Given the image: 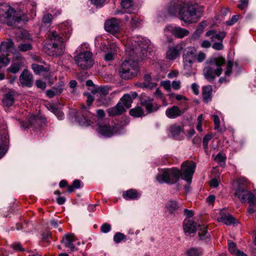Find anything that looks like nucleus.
I'll use <instances>...</instances> for the list:
<instances>
[{
    "label": "nucleus",
    "mask_w": 256,
    "mask_h": 256,
    "mask_svg": "<svg viewBox=\"0 0 256 256\" xmlns=\"http://www.w3.org/2000/svg\"><path fill=\"white\" fill-rule=\"evenodd\" d=\"M126 52L134 59L124 60L121 64L120 74L124 79H130L138 72V62L147 56L148 42L144 38L136 36L128 38L124 42Z\"/></svg>",
    "instance_id": "1"
},
{
    "label": "nucleus",
    "mask_w": 256,
    "mask_h": 256,
    "mask_svg": "<svg viewBox=\"0 0 256 256\" xmlns=\"http://www.w3.org/2000/svg\"><path fill=\"white\" fill-rule=\"evenodd\" d=\"M203 10V7L198 4L182 0H172L167 8L170 15L178 16L180 20L188 24L196 22Z\"/></svg>",
    "instance_id": "2"
},
{
    "label": "nucleus",
    "mask_w": 256,
    "mask_h": 256,
    "mask_svg": "<svg viewBox=\"0 0 256 256\" xmlns=\"http://www.w3.org/2000/svg\"><path fill=\"white\" fill-rule=\"evenodd\" d=\"M60 36L54 30H50L46 34L48 55L58 56L62 55L64 52V40L69 38L72 32V24L69 22H66L59 26Z\"/></svg>",
    "instance_id": "3"
},
{
    "label": "nucleus",
    "mask_w": 256,
    "mask_h": 256,
    "mask_svg": "<svg viewBox=\"0 0 256 256\" xmlns=\"http://www.w3.org/2000/svg\"><path fill=\"white\" fill-rule=\"evenodd\" d=\"M78 54L74 56V61L77 66L82 70H88L94 64L93 54L89 44L84 42L77 48Z\"/></svg>",
    "instance_id": "4"
},
{
    "label": "nucleus",
    "mask_w": 256,
    "mask_h": 256,
    "mask_svg": "<svg viewBox=\"0 0 256 256\" xmlns=\"http://www.w3.org/2000/svg\"><path fill=\"white\" fill-rule=\"evenodd\" d=\"M225 60L222 57L212 58L206 62L209 65L203 70V74L209 82H213L216 76L222 74V66L224 64Z\"/></svg>",
    "instance_id": "5"
},
{
    "label": "nucleus",
    "mask_w": 256,
    "mask_h": 256,
    "mask_svg": "<svg viewBox=\"0 0 256 256\" xmlns=\"http://www.w3.org/2000/svg\"><path fill=\"white\" fill-rule=\"evenodd\" d=\"M18 8L14 10L7 3H0V22L10 26H16L20 22Z\"/></svg>",
    "instance_id": "6"
},
{
    "label": "nucleus",
    "mask_w": 256,
    "mask_h": 256,
    "mask_svg": "<svg viewBox=\"0 0 256 256\" xmlns=\"http://www.w3.org/2000/svg\"><path fill=\"white\" fill-rule=\"evenodd\" d=\"M37 4L34 0H27L20 5L18 8L20 22H27L36 16Z\"/></svg>",
    "instance_id": "7"
},
{
    "label": "nucleus",
    "mask_w": 256,
    "mask_h": 256,
    "mask_svg": "<svg viewBox=\"0 0 256 256\" xmlns=\"http://www.w3.org/2000/svg\"><path fill=\"white\" fill-rule=\"evenodd\" d=\"M180 176V172L176 168L164 169L159 172L156 176V180L160 184H174L176 182Z\"/></svg>",
    "instance_id": "8"
},
{
    "label": "nucleus",
    "mask_w": 256,
    "mask_h": 256,
    "mask_svg": "<svg viewBox=\"0 0 256 256\" xmlns=\"http://www.w3.org/2000/svg\"><path fill=\"white\" fill-rule=\"evenodd\" d=\"M234 194L237 196L242 202H248L250 207L248 208V212L250 214H252L254 210L252 206L255 204L256 198L254 194L250 191L246 190L243 186H239L236 190Z\"/></svg>",
    "instance_id": "9"
},
{
    "label": "nucleus",
    "mask_w": 256,
    "mask_h": 256,
    "mask_svg": "<svg viewBox=\"0 0 256 256\" xmlns=\"http://www.w3.org/2000/svg\"><path fill=\"white\" fill-rule=\"evenodd\" d=\"M25 63V58L19 52H16L14 54L12 64L6 71L14 74H16L24 66Z\"/></svg>",
    "instance_id": "10"
},
{
    "label": "nucleus",
    "mask_w": 256,
    "mask_h": 256,
    "mask_svg": "<svg viewBox=\"0 0 256 256\" xmlns=\"http://www.w3.org/2000/svg\"><path fill=\"white\" fill-rule=\"evenodd\" d=\"M196 165L193 162H184L182 165L180 175L188 183H190Z\"/></svg>",
    "instance_id": "11"
},
{
    "label": "nucleus",
    "mask_w": 256,
    "mask_h": 256,
    "mask_svg": "<svg viewBox=\"0 0 256 256\" xmlns=\"http://www.w3.org/2000/svg\"><path fill=\"white\" fill-rule=\"evenodd\" d=\"M196 58V50L193 47L188 48L183 56L184 66L186 70H189Z\"/></svg>",
    "instance_id": "12"
},
{
    "label": "nucleus",
    "mask_w": 256,
    "mask_h": 256,
    "mask_svg": "<svg viewBox=\"0 0 256 256\" xmlns=\"http://www.w3.org/2000/svg\"><path fill=\"white\" fill-rule=\"evenodd\" d=\"M154 99L145 95H142L140 98V104L145 108L148 113L157 111L160 106L153 102Z\"/></svg>",
    "instance_id": "13"
},
{
    "label": "nucleus",
    "mask_w": 256,
    "mask_h": 256,
    "mask_svg": "<svg viewBox=\"0 0 256 256\" xmlns=\"http://www.w3.org/2000/svg\"><path fill=\"white\" fill-rule=\"evenodd\" d=\"M168 135L176 140H181L184 134V126L177 124H171L168 128Z\"/></svg>",
    "instance_id": "14"
},
{
    "label": "nucleus",
    "mask_w": 256,
    "mask_h": 256,
    "mask_svg": "<svg viewBox=\"0 0 256 256\" xmlns=\"http://www.w3.org/2000/svg\"><path fill=\"white\" fill-rule=\"evenodd\" d=\"M165 33L170 32L178 38H182L189 34V31L180 26L172 25L167 26L164 29Z\"/></svg>",
    "instance_id": "15"
},
{
    "label": "nucleus",
    "mask_w": 256,
    "mask_h": 256,
    "mask_svg": "<svg viewBox=\"0 0 256 256\" xmlns=\"http://www.w3.org/2000/svg\"><path fill=\"white\" fill-rule=\"evenodd\" d=\"M120 28V21L115 18L107 20L104 24L106 30L113 34L118 33Z\"/></svg>",
    "instance_id": "16"
},
{
    "label": "nucleus",
    "mask_w": 256,
    "mask_h": 256,
    "mask_svg": "<svg viewBox=\"0 0 256 256\" xmlns=\"http://www.w3.org/2000/svg\"><path fill=\"white\" fill-rule=\"evenodd\" d=\"M19 81L22 86L30 87L33 84L32 75L25 69L20 76Z\"/></svg>",
    "instance_id": "17"
},
{
    "label": "nucleus",
    "mask_w": 256,
    "mask_h": 256,
    "mask_svg": "<svg viewBox=\"0 0 256 256\" xmlns=\"http://www.w3.org/2000/svg\"><path fill=\"white\" fill-rule=\"evenodd\" d=\"M182 50V48L179 45L169 47L166 53V58L171 60H176L180 56Z\"/></svg>",
    "instance_id": "18"
},
{
    "label": "nucleus",
    "mask_w": 256,
    "mask_h": 256,
    "mask_svg": "<svg viewBox=\"0 0 256 256\" xmlns=\"http://www.w3.org/2000/svg\"><path fill=\"white\" fill-rule=\"evenodd\" d=\"M138 96V94L136 92H132L130 94H124L120 98L122 105L126 108H129L131 106L133 100Z\"/></svg>",
    "instance_id": "19"
},
{
    "label": "nucleus",
    "mask_w": 256,
    "mask_h": 256,
    "mask_svg": "<svg viewBox=\"0 0 256 256\" xmlns=\"http://www.w3.org/2000/svg\"><path fill=\"white\" fill-rule=\"evenodd\" d=\"M8 136L6 130L0 132V158L6 153V147L8 143Z\"/></svg>",
    "instance_id": "20"
},
{
    "label": "nucleus",
    "mask_w": 256,
    "mask_h": 256,
    "mask_svg": "<svg viewBox=\"0 0 256 256\" xmlns=\"http://www.w3.org/2000/svg\"><path fill=\"white\" fill-rule=\"evenodd\" d=\"M76 241V238L73 234H68L62 237V243L64 244L66 248H69L70 251L74 252L76 250L73 242Z\"/></svg>",
    "instance_id": "21"
},
{
    "label": "nucleus",
    "mask_w": 256,
    "mask_h": 256,
    "mask_svg": "<svg viewBox=\"0 0 256 256\" xmlns=\"http://www.w3.org/2000/svg\"><path fill=\"white\" fill-rule=\"evenodd\" d=\"M116 126L110 127L108 125L100 126L98 128V132L105 136L110 137L116 132Z\"/></svg>",
    "instance_id": "22"
},
{
    "label": "nucleus",
    "mask_w": 256,
    "mask_h": 256,
    "mask_svg": "<svg viewBox=\"0 0 256 256\" xmlns=\"http://www.w3.org/2000/svg\"><path fill=\"white\" fill-rule=\"evenodd\" d=\"M64 82L62 81L60 82L57 86L46 90V96L50 98H52L56 95L60 94L64 90Z\"/></svg>",
    "instance_id": "23"
},
{
    "label": "nucleus",
    "mask_w": 256,
    "mask_h": 256,
    "mask_svg": "<svg viewBox=\"0 0 256 256\" xmlns=\"http://www.w3.org/2000/svg\"><path fill=\"white\" fill-rule=\"evenodd\" d=\"M226 210H222L220 211V217L218 218L220 222L224 223L226 225H230L236 222V219L228 213H226Z\"/></svg>",
    "instance_id": "24"
},
{
    "label": "nucleus",
    "mask_w": 256,
    "mask_h": 256,
    "mask_svg": "<svg viewBox=\"0 0 256 256\" xmlns=\"http://www.w3.org/2000/svg\"><path fill=\"white\" fill-rule=\"evenodd\" d=\"M183 112L178 106H172L166 110V116L171 119L176 118L182 115Z\"/></svg>",
    "instance_id": "25"
},
{
    "label": "nucleus",
    "mask_w": 256,
    "mask_h": 256,
    "mask_svg": "<svg viewBox=\"0 0 256 256\" xmlns=\"http://www.w3.org/2000/svg\"><path fill=\"white\" fill-rule=\"evenodd\" d=\"M14 101V92L10 91L4 94L2 101V105L4 107L9 108L13 105Z\"/></svg>",
    "instance_id": "26"
},
{
    "label": "nucleus",
    "mask_w": 256,
    "mask_h": 256,
    "mask_svg": "<svg viewBox=\"0 0 256 256\" xmlns=\"http://www.w3.org/2000/svg\"><path fill=\"white\" fill-rule=\"evenodd\" d=\"M183 229L186 235L188 236L196 232V224L191 220L184 221Z\"/></svg>",
    "instance_id": "27"
},
{
    "label": "nucleus",
    "mask_w": 256,
    "mask_h": 256,
    "mask_svg": "<svg viewBox=\"0 0 256 256\" xmlns=\"http://www.w3.org/2000/svg\"><path fill=\"white\" fill-rule=\"evenodd\" d=\"M109 51L105 54L104 60L106 62H110L114 60L118 49L115 43H111L108 46Z\"/></svg>",
    "instance_id": "28"
},
{
    "label": "nucleus",
    "mask_w": 256,
    "mask_h": 256,
    "mask_svg": "<svg viewBox=\"0 0 256 256\" xmlns=\"http://www.w3.org/2000/svg\"><path fill=\"white\" fill-rule=\"evenodd\" d=\"M125 111V108L120 102H118L115 106L107 110L110 116L120 115Z\"/></svg>",
    "instance_id": "29"
},
{
    "label": "nucleus",
    "mask_w": 256,
    "mask_h": 256,
    "mask_svg": "<svg viewBox=\"0 0 256 256\" xmlns=\"http://www.w3.org/2000/svg\"><path fill=\"white\" fill-rule=\"evenodd\" d=\"M212 87L211 86H206L202 88V96L204 100L208 102L211 100L212 98Z\"/></svg>",
    "instance_id": "30"
},
{
    "label": "nucleus",
    "mask_w": 256,
    "mask_h": 256,
    "mask_svg": "<svg viewBox=\"0 0 256 256\" xmlns=\"http://www.w3.org/2000/svg\"><path fill=\"white\" fill-rule=\"evenodd\" d=\"M121 6L124 12L132 14L133 12V0H122Z\"/></svg>",
    "instance_id": "31"
},
{
    "label": "nucleus",
    "mask_w": 256,
    "mask_h": 256,
    "mask_svg": "<svg viewBox=\"0 0 256 256\" xmlns=\"http://www.w3.org/2000/svg\"><path fill=\"white\" fill-rule=\"evenodd\" d=\"M178 207V203L176 200H169L166 204V210L170 214H174Z\"/></svg>",
    "instance_id": "32"
},
{
    "label": "nucleus",
    "mask_w": 256,
    "mask_h": 256,
    "mask_svg": "<svg viewBox=\"0 0 256 256\" xmlns=\"http://www.w3.org/2000/svg\"><path fill=\"white\" fill-rule=\"evenodd\" d=\"M138 194L134 190H126L123 194V197L126 200H134L138 198Z\"/></svg>",
    "instance_id": "33"
},
{
    "label": "nucleus",
    "mask_w": 256,
    "mask_h": 256,
    "mask_svg": "<svg viewBox=\"0 0 256 256\" xmlns=\"http://www.w3.org/2000/svg\"><path fill=\"white\" fill-rule=\"evenodd\" d=\"M129 113L131 116L136 118H139L144 116L143 109L140 106H137L130 110Z\"/></svg>",
    "instance_id": "34"
},
{
    "label": "nucleus",
    "mask_w": 256,
    "mask_h": 256,
    "mask_svg": "<svg viewBox=\"0 0 256 256\" xmlns=\"http://www.w3.org/2000/svg\"><path fill=\"white\" fill-rule=\"evenodd\" d=\"M199 237L202 240H206L209 238V234L207 232L206 226L204 225L200 226L198 228Z\"/></svg>",
    "instance_id": "35"
},
{
    "label": "nucleus",
    "mask_w": 256,
    "mask_h": 256,
    "mask_svg": "<svg viewBox=\"0 0 256 256\" xmlns=\"http://www.w3.org/2000/svg\"><path fill=\"white\" fill-rule=\"evenodd\" d=\"M92 92L94 94H97L100 96H106L108 94L109 89L106 87L99 86L92 90Z\"/></svg>",
    "instance_id": "36"
},
{
    "label": "nucleus",
    "mask_w": 256,
    "mask_h": 256,
    "mask_svg": "<svg viewBox=\"0 0 256 256\" xmlns=\"http://www.w3.org/2000/svg\"><path fill=\"white\" fill-rule=\"evenodd\" d=\"M110 99L106 97V96H100L97 100L96 102L98 106H108L110 104Z\"/></svg>",
    "instance_id": "37"
},
{
    "label": "nucleus",
    "mask_w": 256,
    "mask_h": 256,
    "mask_svg": "<svg viewBox=\"0 0 256 256\" xmlns=\"http://www.w3.org/2000/svg\"><path fill=\"white\" fill-rule=\"evenodd\" d=\"M77 120L79 124L82 126H88L92 124L90 120L87 116L83 114L81 118L78 117Z\"/></svg>",
    "instance_id": "38"
},
{
    "label": "nucleus",
    "mask_w": 256,
    "mask_h": 256,
    "mask_svg": "<svg viewBox=\"0 0 256 256\" xmlns=\"http://www.w3.org/2000/svg\"><path fill=\"white\" fill-rule=\"evenodd\" d=\"M206 26V24L205 22H201L197 27L194 33V36L198 37L203 32Z\"/></svg>",
    "instance_id": "39"
},
{
    "label": "nucleus",
    "mask_w": 256,
    "mask_h": 256,
    "mask_svg": "<svg viewBox=\"0 0 256 256\" xmlns=\"http://www.w3.org/2000/svg\"><path fill=\"white\" fill-rule=\"evenodd\" d=\"M14 46V44L12 40H9L7 42H2L0 44V50L2 51V49H6L8 50L10 48H12Z\"/></svg>",
    "instance_id": "40"
},
{
    "label": "nucleus",
    "mask_w": 256,
    "mask_h": 256,
    "mask_svg": "<svg viewBox=\"0 0 256 256\" xmlns=\"http://www.w3.org/2000/svg\"><path fill=\"white\" fill-rule=\"evenodd\" d=\"M32 68L36 74H40L43 72L47 71V70L43 66L34 64L32 65Z\"/></svg>",
    "instance_id": "41"
},
{
    "label": "nucleus",
    "mask_w": 256,
    "mask_h": 256,
    "mask_svg": "<svg viewBox=\"0 0 256 256\" xmlns=\"http://www.w3.org/2000/svg\"><path fill=\"white\" fill-rule=\"evenodd\" d=\"M225 32H220L218 34L215 32L214 34L211 36V40L212 42H215L218 40L220 42H222L225 37Z\"/></svg>",
    "instance_id": "42"
},
{
    "label": "nucleus",
    "mask_w": 256,
    "mask_h": 256,
    "mask_svg": "<svg viewBox=\"0 0 256 256\" xmlns=\"http://www.w3.org/2000/svg\"><path fill=\"white\" fill-rule=\"evenodd\" d=\"M228 250L232 254H234L236 252V251L238 250L236 248V243L232 242V241L228 240Z\"/></svg>",
    "instance_id": "43"
},
{
    "label": "nucleus",
    "mask_w": 256,
    "mask_h": 256,
    "mask_svg": "<svg viewBox=\"0 0 256 256\" xmlns=\"http://www.w3.org/2000/svg\"><path fill=\"white\" fill-rule=\"evenodd\" d=\"M126 238V236L121 232H116L114 236V241L116 243H120L122 240L125 239Z\"/></svg>",
    "instance_id": "44"
},
{
    "label": "nucleus",
    "mask_w": 256,
    "mask_h": 256,
    "mask_svg": "<svg viewBox=\"0 0 256 256\" xmlns=\"http://www.w3.org/2000/svg\"><path fill=\"white\" fill-rule=\"evenodd\" d=\"M201 251L195 248H191L187 251L188 256H200Z\"/></svg>",
    "instance_id": "45"
},
{
    "label": "nucleus",
    "mask_w": 256,
    "mask_h": 256,
    "mask_svg": "<svg viewBox=\"0 0 256 256\" xmlns=\"http://www.w3.org/2000/svg\"><path fill=\"white\" fill-rule=\"evenodd\" d=\"M32 45L30 44H20L18 46V48L20 51L26 52L32 49Z\"/></svg>",
    "instance_id": "46"
},
{
    "label": "nucleus",
    "mask_w": 256,
    "mask_h": 256,
    "mask_svg": "<svg viewBox=\"0 0 256 256\" xmlns=\"http://www.w3.org/2000/svg\"><path fill=\"white\" fill-rule=\"evenodd\" d=\"M10 62V60L4 54H0V64L3 66H8Z\"/></svg>",
    "instance_id": "47"
},
{
    "label": "nucleus",
    "mask_w": 256,
    "mask_h": 256,
    "mask_svg": "<svg viewBox=\"0 0 256 256\" xmlns=\"http://www.w3.org/2000/svg\"><path fill=\"white\" fill-rule=\"evenodd\" d=\"M140 24V21L138 18L134 17V16L131 17L130 24L132 28H135L137 26H138Z\"/></svg>",
    "instance_id": "48"
},
{
    "label": "nucleus",
    "mask_w": 256,
    "mask_h": 256,
    "mask_svg": "<svg viewBox=\"0 0 256 256\" xmlns=\"http://www.w3.org/2000/svg\"><path fill=\"white\" fill-rule=\"evenodd\" d=\"M212 136L210 134H208L204 136L203 138L202 143L204 148L206 150L208 148V144L209 141L212 139Z\"/></svg>",
    "instance_id": "49"
},
{
    "label": "nucleus",
    "mask_w": 256,
    "mask_h": 256,
    "mask_svg": "<svg viewBox=\"0 0 256 256\" xmlns=\"http://www.w3.org/2000/svg\"><path fill=\"white\" fill-rule=\"evenodd\" d=\"M233 66V62L232 61H228L227 64L226 70L225 72V75L229 76L232 72V68Z\"/></svg>",
    "instance_id": "50"
},
{
    "label": "nucleus",
    "mask_w": 256,
    "mask_h": 256,
    "mask_svg": "<svg viewBox=\"0 0 256 256\" xmlns=\"http://www.w3.org/2000/svg\"><path fill=\"white\" fill-rule=\"evenodd\" d=\"M144 80L147 82V84H144V86L145 87L148 86H155L156 84L154 83H150V81L151 80V77L150 74H146L144 76Z\"/></svg>",
    "instance_id": "51"
},
{
    "label": "nucleus",
    "mask_w": 256,
    "mask_h": 256,
    "mask_svg": "<svg viewBox=\"0 0 256 256\" xmlns=\"http://www.w3.org/2000/svg\"><path fill=\"white\" fill-rule=\"evenodd\" d=\"M212 118L214 120V129L218 130L220 127V120L219 117L216 114L212 115Z\"/></svg>",
    "instance_id": "52"
},
{
    "label": "nucleus",
    "mask_w": 256,
    "mask_h": 256,
    "mask_svg": "<svg viewBox=\"0 0 256 256\" xmlns=\"http://www.w3.org/2000/svg\"><path fill=\"white\" fill-rule=\"evenodd\" d=\"M111 230V226L110 224L104 223L100 227V230L103 233H107Z\"/></svg>",
    "instance_id": "53"
},
{
    "label": "nucleus",
    "mask_w": 256,
    "mask_h": 256,
    "mask_svg": "<svg viewBox=\"0 0 256 256\" xmlns=\"http://www.w3.org/2000/svg\"><path fill=\"white\" fill-rule=\"evenodd\" d=\"M239 18L238 15H234L232 18L226 22V24L228 26H232L235 24L238 20Z\"/></svg>",
    "instance_id": "54"
},
{
    "label": "nucleus",
    "mask_w": 256,
    "mask_h": 256,
    "mask_svg": "<svg viewBox=\"0 0 256 256\" xmlns=\"http://www.w3.org/2000/svg\"><path fill=\"white\" fill-rule=\"evenodd\" d=\"M91 3L97 8H100L104 6L106 0H90Z\"/></svg>",
    "instance_id": "55"
},
{
    "label": "nucleus",
    "mask_w": 256,
    "mask_h": 256,
    "mask_svg": "<svg viewBox=\"0 0 256 256\" xmlns=\"http://www.w3.org/2000/svg\"><path fill=\"white\" fill-rule=\"evenodd\" d=\"M206 58V54L202 52H198V54L196 56V60L197 62H201L204 60Z\"/></svg>",
    "instance_id": "56"
},
{
    "label": "nucleus",
    "mask_w": 256,
    "mask_h": 256,
    "mask_svg": "<svg viewBox=\"0 0 256 256\" xmlns=\"http://www.w3.org/2000/svg\"><path fill=\"white\" fill-rule=\"evenodd\" d=\"M212 48L215 50H220L223 49L224 45L222 42H214L212 46Z\"/></svg>",
    "instance_id": "57"
},
{
    "label": "nucleus",
    "mask_w": 256,
    "mask_h": 256,
    "mask_svg": "<svg viewBox=\"0 0 256 256\" xmlns=\"http://www.w3.org/2000/svg\"><path fill=\"white\" fill-rule=\"evenodd\" d=\"M161 85L168 91L170 90L172 88L171 83L170 80L162 82Z\"/></svg>",
    "instance_id": "58"
},
{
    "label": "nucleus",
    "mask_w": 256,
    "mask_h": 256,
    "mask_svg": "<svg viewBox=\"0 0 256 256\" xmlns=\"http://www.w3.org/2000/svg\"><path fill=\"white\" fill-rule=\"evenodd\" d=\"M52 16L50 14L44 15L42 18V22L46 24H48L50 22L52 19Z\"/></svg>",
    "instance_id": "59"
},
{
    "label": "nucleus",
    "mask_w": 256,
    "mask_h": 256,
    "mask_svg": "<svg viewBox=\"0 0 256 256\" xmlns=\"http://www.w3.org/2000/svg\"><path fill=\"white\" fill-rule=\"evenodd\" d=\"M84 95L86 96V103L88 106H90L93 102L94 98L88 93H84Z\"/></svg>",
    "instance_id": "60"
},
{
    "label": "nucleus",
    "mask_w": 256,
    "mask_h": 256,
    "mask_svg": "<svg viewBox=\"0 0 256 256\" xmlns=\"http://www.w3.org/2000/svg\"><path fill=\"white\" fill-rule=\"evenodd\" d=\"M215 160L220 164L223 163L226 160V156L219 153L216 156Z\"/></svg>",
    "instance_id": "61"
},
{
    "label": "nucleus",
    "mask_w": 256,
    "mask_h": 256,
    "mask_svg": "<svg viewBox=\"0 0 256 256\" xmlns=\"http://www.w3.org/2000/svg\"><path fill=\"white\" fill-rule=\"evenodd\" d=\"M171 85L173 89L179 90L180 88V80H174L172 82Z\"/></svg>",
    "instance_id": "62"
},
{
    "label": "nucleus",
    "mask_w": 256,
    "mask_h": 256,
    "mask_svg": "<svg viewBox=\"0 0 256 256\" xmlns=\"http://www.w3.org/2000/svg\"><path fill=\"white\" fill-rule=\"evenodd\" d=\"M248 4V0H240V4L238 5V7L242 10H244L246 8Z\"/></svg>",
    "instance_id": "63"
},
{
    "label": "nucleus",
    "mask_w": 256,
    "mask_h": 256,
    "mask_svg": "<svg viewBox=\"0 0 256 256\" xmlns=\"http://www.w3.org/2000/svg\"><path fill=\"white\" fill-rule=\"evenodd\" d=\"M36 84L38 88H40L41 89H44L46 88V83L44 82H42L41 80H38L36 82Z\"/></svg>",
    "instance_id": "64"
}]
</instances>
